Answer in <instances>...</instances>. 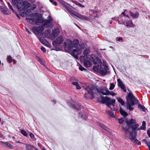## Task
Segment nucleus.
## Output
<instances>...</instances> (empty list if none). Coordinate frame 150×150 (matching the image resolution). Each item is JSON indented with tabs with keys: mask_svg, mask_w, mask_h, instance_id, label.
Masks as SVG:
<instances>
[{
	"mask_svg": "<svg viewBox=\"0 0 150 150\" xmlns=\"http://www.w3.org/2000/svg\"><path fill=\"white\" fill-rule=\"evenodd\" d=\"M26 19L28 22L32 24H36L39 25L42 24L41 26L34 27L32 28V30L36 35H39L44 30V28H52L53 25L52 23V19L50 18L48 20L43 21L38 16L37 13H33L30 14V16H27Z\"/></svg>",
	"mask_w": 150,
	"mask_h": 150,
	"instance_id": "obj_1",
	"label": "nucleus"
},
{
	"mask_svg": "<svg viewBox=\"0 0 150 150\" xmlns=\"http://www.w3.org/2000/svg\"><path fill=\"white\" fill-rule=\"evenodd\" d=\"M79 43V41L77 39L74 40L73 42L69 39H67L64 42L65 50L76 57L81 52L82 47Z\"/></svg>",
	"mask_w": 150,
	"mask_h": 150,
	"instance_id": "obj_2",
	"label": "nucleus"
},
{
	"mask_svg": "<svg viewBox=\"0 0 150 150\" xmlns=\"http://www.w3.org/2000/svg\"><path fill=\"white\" fill-rule=\"evenodd\" d=\"M136 120L132 119L127 121L126 124H124L122 126V130L124 131L125 136L126 137H129L130 132L129 131V129L132 128L134 131L137 130L139 127V125L138 124H136Z\"/></svg>",
	"mask_w": 150,
	"mask_h": 150,
	"instance_id": "obj_3",
	"label": "nucleus"
},
{
	"mask_svg": "<svg viewBox=\"0 0 150 150\" xmlns=\"http://www.w3.org/2000/svg\"><path fill=\"white\" fill-rule=\"evenodd\" d=\"M127 102L125 103V107L130 111L132 110L134 108L132 107L134 105L135 103H138L139 101L137 100L132 93H129L126 97Z\"/></svg>",
	"mask_w": 150,
	"mask_h": 150,
	"instance_id": "obj_4",
	"label": "nucleus"
},
{
	"mask_svg": "<svg viewBox=\"0 0 150 150\" xmlns=\"http://www.w3.org/2000/svg\"><path fill=\"white\" fill-rule=\"evenodd\" d=\"M21 0H12L13 4L16 6L20 11H25L30 6V4L27 1L21 3Z\"/></svg>",
	"mask_w": 150,
	"mask_h": 150,
	"instance_id": "obj_5",
	"label": "nucleus"
},
{
	"mask_svg": "<svg viewBox=\"0 0 150 150\" xmlns=\"http://www.w3.org/2000/svg\"><path fill=\"white\" fill-rule=\"evenodd\" d=\"M88 58H89V59L92 61L94 64L97 65V67L96 66H93V70L96 72L99 71L100 67V66L102 64L100 59L94 55H92L91 56H89Z\"/></svg>",
	"mask_w": 150,
	"mask_h": 150,
	"instance_id": "obj_6",
	"label": "nucleus"
},
{
	"mask_svg": "<svg viewBox=\"0 0 150 150\" xmlns=\"http://www.w3.org/2000/svg\"><path fill=\"white\" fill-rule=\"evenodd\" d=\"M84 89L86 91L84 95V97L86 98H91L93 99L94 98V94L98 91L97 88L91 86L85 88Z\"/></svg>",
	"mask_w": 150,
	"mask_h": 150,
	"instance_id": "obj_7",
	"label": "nucleus"
},
{
	"mask_svg": "<svg viewBox=\"0 0 150 150\" xmlns=\"http://www.w3.org/2000/svg\"><path fill=\"white\" fill-rule=\"evenodd\" d=\"M101 102L102 103L105 104L108 107L110 108L111 110H113L110 107V105H112L113 106L115 105V100L114 99H110L107 96L101 97Z\"/></svg>",
	"mask_w": 150,
	"mask_h": 150,
	"instance_id": "obj_8",
	"label": "nucleus"
},
{
	"mask_svg": "<svg viewBox=\"0 0 150 150\" xmlns=\"http://www.w3.org/2000/svg\"><path fill=\"white\" fill-rule=\"evenodd\" d=\"M136 134L135 132L132 131L130 132L129 137H127L132 142L137 144L138 145H140L141 144V142L137 139H135Z\"/></svg>",
	"mask_w": 150,
	"mask_h": 150,
	"instance_id": "obj_9",
	"label": "nucleus"
},
{
	"mask_svg": "<svg viewBox=\"0 0 150 150\" xmlns=\"http://www.w3.org/2000/svg\"><path fill=\"white\" fill-rule=\"evenodd\" d=\"M69 13L71 15L76 16L82 20L87 21L89 19L88 17L84 16L81 15L79 13H77L75 11H69Z\"/></svg>",
	"mask_w": 150,
	"mask_h": 150,
	"instance_id": "obj_10",
	"label": "nucleus"
},
{
	"mask_svg": "<svg viewBox=\"0 0 150 150\" xmlns=\"http://www.w3.org/2000/svg\"><path fill=\"white\" fill-rule=\"evenodd\" d=\"M103 66L104 68L100 67L99 71L101 74L104 75L107 73V71L108 70V67L107 64L105 62L103 63Z\"/></svg>",
	"mask_w": 150,
	"mask_h": 150,
	"instance_id": "obj_11",
	"label": "nucleus"
},
{
	"mask_svg": "<svg viewBox=\"0 0 150 150\" xmlns=\"http://www.w3.org/2000/svg\"><path fill=\"white\" fill-rule=\"evenodd\" d=\"M100 93L103 95H111L112 96H114L116 95L112 91H110L108 89L106 88H103L100 90Z\"/></svg>",
	"mask_w": 150,
	"mask_h": 150,
	"instance_id": "obj_12",
	"label": "nucleus"
},
{
	"mask_svg": "<svg viewBox=\"0 0 150 150\" xmlns=\"http://www.w3.org/2000/svg\"><path fill=\"white\" fill-rule=\"evenodd\" d=\"M64 41L63 37L62 36L59 37L54 41L52 43L53 45L55 46L57 45L62 44Z\"/></svg>",
	"mask_w": 150,
	"mask_h": 150,
	"instance_id": "obj_13",
	"label": "nucleus"
},
{
	"mask_svg": "<svg viewBox=\"0 0 150 150\" xmlns=\"http://www.w3.org/2000/svg\"><path fill=\"white\" fill-rule=\"evenodd\" d=\"M59 29L57 28L52 30V33L50 34L51 38V40H53L55 38L59 35Z\"/></svg>",
	"mask_w": 150,
	"mask_h": 150,
	"instance_id": "obj_14",
	"label": "nucleus"
},
{
	"mask_svg": "<svg viewBox=\"0 0 150 150\" xmlns=\"http://www.w3.org/2000/svg\"><path fill=\"white\" fill-rule=\"evenodd\" d=\"M117 82L118 86L120 87L124 92H126V89L125 86L120 79H117Z\"/></svg>",
	"mask_w": 150,
	"mask_h": 150,
	"instance_id": "obj_15",
	"label": "nucleus"
},
{
	"mask_svg": "<svg viewBox=\"0 0 150 150\" xmlns=\"http://www.w3.org/2000/svg\"><path fill=\"white\" fill-rule=\"evenodd\" d=\"M42 32L40 33L38 35H40L41 36L51 38L50 35V29H47L45 31V32L44 33Z\"/></svg>",
	"mask_w": 150,
	"mask_h": 150,
	"instance_id": "obj_16",
	"label": "nucleus"
},
{
	"mask_svg": "<svg viewBox=\"0 0 150 150\" xmlns=\"http://www.w3.org/2000/svg\"><path fill=\"white\" fill-rule=\"evenodd\" d=\"M0 10L4 14L9 15L10 13L8 8H4L2 6H0Z\"/></svg>",
	"mask_w": 150,
	"mask_h": 150,
	"instance_id": "obj_17",
	"label": "nucleus"
},
{
	"mask_svg": "<svg viewBox=\"0 0 150 150\" xmlns=\"http://www.w3.org/2000/svg\"><path fill=\"white\" fill-rule=\"evenodd\" d=\"M88 58H85L83 64L84 65L87 67H91L92 65V63L91 62L88 60Z\"/></svg>",
	"mask_w": 150,
	"mask_h": 150,
	"instance_id": "obj_18",
	"label": "nucleus"
},
{
	"mask_svg": "<svg viewBox=\"0 0 150 150\" xmlns=\"http://www.w3.org/2000/svg\"><path fill=\"white\" fill-rule=\"evenodd\" d=\"M90 52V50L89 49H87L85 50L83 52V57H86V58L88 59H89V58H88L89 56H91V55H87L89 54Z\"/></svg>",
	"mask_w": 150,
	"mask_h": 150,
	"instance_id": "obj_19",
	"label": "nucleus"
},
{
	"mask_svg": "<svg viewBox=\"0 0 150 150\" xmlns=\"http://www.w3.org/2000/svg\"><path fill=\"white\" fill-rule=\"evenodd\" d=\"M146 122L144 121H143L142 123V126L141 127L138 128L137 129V130H145L146 129Z\"/></svg>",
	"mask_w": 150,
	"mask_h": 150,
	"instance_id": "obj_20",
	"label": "nucleus"
},
{
	"mask_svg": "<svg viewBox=\"0 0 150 150\" xmlns=\"http://www.w3.org/2000/svg\"><path fill=\"white\" fill-rule=\"evenodd\" d=\"M1 142V144H3L5 146H6L7 147H8L9 148L12 149L13 148V146L10 144V143H8L7 142Z\"/></svg>",
	"mask_w": 150,
	"mask_h": 150,
	"instance_id": "obj_21",
	"label": "nucleus"
},
{
	"mask_svg": "<svg viewBox=\"0 0 150 150\" xmlns=\"http://www.w3.org/2000/svg\"><path fill=\"white\" fill-rule=\"evenodd\" d=\"M129 13L130 15L134 18H137L139 17V13L138 12H136L134 14L130 11H129Z\"/></svg>",
	"mask_w": 150,
	"mask_h": 150,
	"instance_id": "obj_22",
	"label": "nucleus"
},
{
	"mask_svg": "<svg viewBox=\"0 0 150 150\" xmlns=\"http://www.w3.org/2000/svg\"><path fill=\"white\" fill-rule=\"evenodd\" d=\"M119 111L121 114L123 116H126L128 115L127 113L126 112L124 111L122 108H120Z\"/></svg>",
	"mask_w": 150,
	"mask_h": 150,
	"instance_id": "obj_23",
	"label": "nucleus"
},
{
	"mask_svg": "<svg viewBox=\"0 0 150 150\" xmlns=\"http://www.w3.org/2000/svg\"><path fill=\"white\" fill-rule=\"evenodd\" d=\"M74 108L76 109H79L81 107L80 105L78 103H76L75 104L72 105Z\"/></svg>",
	"mask_w": 150,
	"mask_h": 150,
	"instance_id": "obj_24",
	"label": "nucleus"
},
{
	"mask_svg": "<svg viewBox=\"0 0 150 150\" xmlns=\"http://www.w3.org/2000/svg\"><path fill=\"white\" fill-rule=\"evenodd\" d=\"M120 20L118 21V23L120 24H124L125 23V21L123 19V17L122 16H120Z\"/></svg>",
	"mask_w": 150,
	"mask_h": 150,
	"instance_id": "obj_25",
	"label": "nucleus"
},
{
	"mask_svg": "<svg viewBox=\"0 0 150 150\" xmlns=\"http://www.w3.org/2000/svg\"><path fill=\"white\" fill-rule=\"evenodd\" d=\"M98 125L100 127H102V128L104 129L107 130L108 129V128L107 127H106L104 125L101 124V123L100 122L98 123Z\"/></svg>",
	"mask_w": 150,
	"mask_h": 150,
	"instance_id": "obj_26",
	"label": "nucleus"
},
{
	"mask_svg": "<svg viewBox=\"0 0 150 150\" xmlns=\"http://www.w3.org/2000/svg\"><path fill=\"white\" fill-rule=\"evenodd\" d=\"M138 107L140 110H142L144 112H145V110L146 109L145 107L144 106L142 105L141 104H139L138 105Z\"/></svg>",
	"mask_w": 150,
	"mask_h": 150,
	"instance_id": "obj_27",
	"label": "nucleus"
},
{
	"mask_svg": "<svg viewBox=\"0 0 150 150\" xmlns=\"http://www.w3.org/2000/svg\"><path fill=\"white\" fill-rule=\"evenodd\" d=\"M72 84L75 85L76 86V88L77 89H79L81 88V87L78 84V83L77 82H74L72 83Z\"/></svg>",
	"mask_w": 150,
	"mask_h": 150,
	"instance_id": "obj_28",
	"label": "nucleus"
},
{
	"mask_svg": "<svg viewBox=\"0 0 150 150\" xmlns=\"http://www.w3.org/2000/svg\"><path fill=\"white\" fill-rule=\"evenodd\" d=\"M106 112L110 116L113 117H115V116L113 112L111 111H106Z\"/></svg>",
	"mask_w": 150,
	"mask_h": 150,
	"instance_id": "obj_29",
	"label": "nucleus"
},
{
	"mask_svg": "<svg viewBox=\"0 0 150 150\" xmlns=\"http://www.w3.org/2000/svg\"><path fill=\"white\" fill-rule=\"evenodd\" d=\"M117 100L122 105H124L125 102L121 98H117Z\"/></svg>",
	"mask_w": 150,
	"mask_h": 150,
	"instance_id": "obj_30",
	"label": "nucleus"
},
{
	"mask_svg": "<svg viewBox=\"0 0 150 150\" xmlns=\"http://www.w3.org/2000/svg\"><path fill=\"white\" fill-rule=\"evenodd\" d=\"M33 146L29 145H26V150H33Z\"/></svg>",
	"mask_w": 150,
	"mask_h": 150,
	"instance_id": "obj_31",
	"label": "nucleus"
},
{
	"mask_svg": "<svg viewBox=\"0 0 150 150\" xmlns=\"http://www.w3.org/2000/svg\"><path fill=\"white\" fill-rule=\"evenodd\" d=\"M8 61V62H13L14 63L15 60L14 59H13L11 56H9L7 57Z\"/></svg>",
	"mask_w": 150,
	"mask_h": 150,
	"instance_id": "obj_32",
	"label": "nucleus"
},
{
	"mask_svg": "<svg viewBox=\"0 0 150 150\" xmlns=\"http://www.w3.org/2000/svg\"><path fill=\"white\" fill-rule=\"evenodd\" d=\"M115 86V85L113 83H110V87L109 88V90H113Z\"/></svg>",
	"mask_w": 150,
	"mask_h": 150,
	"instance_id": "obj_33",
	"label": "nucleus"
},
{
	"mask_svg": "<svg viewBox=\"0 0 150 150\" xmlns=\"http://www.w3.org/2000/svg\"><path fill=\"white\" fill-rule=\"evenodd\" d=\"M74 4H75L76 5H78V6L81 7L82 8H84L85 7V6L84 5L81 4L80 3H78L76 1H74Z\"/></svg>",
	"mask_w": 150,
	"mask_h": 150,
	"instance_id": "obj_34",
	"label": "nucleus"
},
{
	"mask_svg": "<svg viewBox=\"0 0 150 150\" xmlns=\"http://www.w3.org/2000/svg\"><path fill=\"white\" fill-rule=\"evenodd\" d=\"M79 116L81 117V118H82V119H84L85 120L87 118V117L86 115H85L84 114H80Z\"/></svg>",
	"mask_w": 150,
	"mask_h": 150,
	"instance_id": "obj_35",
	"label": "nucleus"
},
{
	"mask_svg": "<svg viewBox=\"0 0 150 150\" xmlns=\"http://www.w3.org/2000/svg\"><path fill=\"white\" fill-rule=\"evenodd\" d=\"M21 132L23 134L24 136L26 137L28 135L27 133L24 130H21Z\"/></svg>",
	"mask_w": 150,
	"mask_h": 150,
	"instance_id": "obj_36",
	"label": "nucleus"
},
{
	"mask_svg": "<svg viewBox=\"0 0 150 150\" xmlns=\"http://www.w3.org/2000/svg\"><path fill=\"white\" fill-rule=\"evenodd\" d=\"M39 40L40 42L43 44L45 43V41H46V40L44 38L42 37L40 38Z\"/></svg>",
	"mask_w": 150,
	"mask_h": 150,
	"instance_id": "obj_37",
	"label": "nucleus"
},
{
	"mask_svg": "<svg viewBox=\"0 0 150 150\" xmlns=\"http://www.w3.org/2000/svg\"><path fill=\"white\" fill-rule=\"evenodd\" d=\"M118 121L120 124H122L124 121V119L123 118H121L120 119H119L118 120Z\"/></svg>",
	"mask_w": 150,
	"mask_h": 150,
	"instance_id": "obj_38",
	"label": "nucleus"
},
{
	"mask_svg": "<svg viewBox=\"0 0 150 150\" xmlns=\"http://www.w3.org/2000/svg\"><path fill=\"white\" fill-rule=\"evenodd\" d=\"M38 61L41 64H42V65H43L44 64V62L42 61V59L41 58H39V57H38Z\"/></svg>",
	"mask_w": 150,
	"mask_h": 150,
	"instance_id": "obj_39",
	"label": "nucleus"
},
{
	"mask_svg": "<svg viewBox=\"0 0 150 150\" xmlns=\"http://www.w3.org/2000/svg\"><path fill=\"white\" fill-rule=\"evenodd\" d=\"M132 24V21H128V22H126V25L127 27H129Z\"/></svg>",
	"mask_w": 150,
	"mask_h": 150,
	"instance_id": "obj_40",
	"label": "nucleus"
},
{
	"mask_svg": "<svg viewBox=\"0 0 150 150\" xmlns=\"http://www.w3.org/2000/svg\"><path fill=\"white\" fill-rule=\"evenodd\" d=\"M43 44L49 47H50V45L49 43L46 40V41H45V43Z\"/></svg>",
	"mask_w": 150,
	"mask_h": 150,
	"instance_id": "obj_41",
	"label": "nucleus"
},
{
	"mask_svg": "<svg viewBox=\"0 0 150 150\" xmlns=\"http://www.w3.org/2000/svg\"><path fill=\"white\" fill-rule=\"evenodd\" d=\"M60 3L62 4L65 6L66 7V3L64 2L62 0H57Z\"/></svg>",
	"mask_w": 150,
	"mask_h": 150,
	"instance_id": "obj_42",
	"label": "nucleus"
},
{
	"mask_svg": "<svg viewBox=\"0 0 150 150\" xmlns=\"http://www.w3.org/2000/svg\"><path fill=\"white\" fill-rule=\"evenodd\" d=\"M50 1L54 5L56 6L57 5V3L56 2L54 1L53 0H50Z\"/></svg>",
	"mask_w": 150,
	"mask_h": 150,
	"instance_id": "obj_43",
	"label": "nucleus"
},
{
	"mask_svg": "<svg viewBox=\"0 0 150 150\" xmlns=\"http://www.w3.org/2000/svg\"><path fill=\"white\" fill-rule=\"evenodd\" d=\"M79 70H81V71H83L84 70H86V69H85L84 68H83V67L81 66H80V67H79Z\"/></svg>",
	"mask_w": 150,
	"mask_h": 150,
	"instance_id": "obj_44",
	"label": "nucleus"
},
{
	"mask_svg": "<svg viewBox=\"0 0 150 150\" xmlns=\"http://www.w3.org/2000/svg\"><path fill=\"white\" fill-rule=\"evenodd\" d=\"M112 19L113 20H114L115 21H119V18L118 17H114L113 18H112Z\"/></svg>",
	"mask_w": 150,
	"mask_h": 150,
	"instance_id": "obj_45",
	"label": "nucleus"
},
{
	"mask_svg": "<svg viewBox=\"0 0 150 150\" xmlns=\"http://www.w3.org/2000/svg\"><path fill=\"white\" fill-rule=\"evenodd\" d=\"M30 136L31 138L33 139V140H34V135L32 133H30Z\"/></svg>",
	"mask_w": 150,
	"mask_h": 150,
	"instance_id": "obj_46",
	"label": "nucleus"
},
{
	"mask_svg": "<svg viewBox=\"0 0 150 150\" xmlns=\"http://www.w3.org/2000/svg\"><path fill=\"white\" fill-rule=\"evenodd\" d=\"M7 4L8 5V6H9V7L11 9V10L12 11H14L13 10V9L12 8V6H11V4H10V3H7Z\"/></svg>",
	"mask_w": 150,
	"mask_h": 150,
	"instance_id": "obj_47",
	"label": "nucleus"
},
{
	"mask_svg": "<svg viewBox=\"0 0 150 150\" xmlns=\"http://www.w3.org/2000/svg\"><path fill=\"white\" fill-rule=\"evenodd\" d=\"M41 49L42 51L44 52H45L46 51V50L45 48L43 47H42L41 48Z\"/></svg>",
	"mask_w": 150,
	"mask_h": 150,
	"instance_id": "obj_48",
	"label": "nucleus"
},
{
	"mask_svg": "<svg viewBox=\"0 0 150 150\" xmlns=\"http://www.w3.org/2000/svg\"><path fill=\"white\" fill-rule=\"evenodd\" d=\"M116 40L117 41H120V40L122 41V38L121 37H120L119 38H116Z\"/></svg>",
	"mask_w": 150,
	"mask_h": 150,
	"instance_id": "obj_49",
	"label": "nucleus"
},
{
	"mask_svg": "<svg viewBox=\"0 0 150 150\" xmlns=\"http://www.w3.org/2000/svg\"><path fill=\"white\" fill-rule=\"evenodd\" d=\"M146 144L149 148V150H150V142H147Z\"/></svg>",
	"mask_w": 150,
	"mask_h": 150,
	"instance_id": "obj_50",
	"label": "nucleus"
},
{
	"mask_svg": "<svg viewBox=\"0 0 150 150\" xmlns=\"http://www.w3.org/2000/svg\"><path fill=\"white\" fill-rule=\"evenodd\" d=\"M93 12V14H91V16H93V17H95V16H96V15L95 14V13H94L93 11H91V12H90V13H91Z\"/></svg>",
	"mask_w": 150,
	"mask_h": 150,
	"instance_id": "obj_51",
	"label": "nucleus"
},
{
	"mask_svg": "<svg viewBox=\"0 0 150 150\" xmlns=\"http://www.w3.org/2000/svg\"><path fill=\"white\" fill-rule=\"evenodd\" d=\"M147 133L148 135V136L150 137V129H149L147 131Z\"/></svg>",
	"mask_w": 150,
	"mask_h": 150,
	"instance_id": "obj_52",
	"label": "nucleus"
},
{
	"mask_svg": "<svg viewBox=\"0 0 150 150\" xmlns=\"http://www.w3.org/2000/svg\"><path fill=\"white\" fill-rule=\"evenodd\" d=\"M36 5L35 4H33V7L32 8V9L33 10H34L36 8Z\"/></svg>",
	"mask_w": 150,
	"mask_h": 150,
	"instance_id": "obj_53",
	"label": "nucleus"
},
{
	"mask_svg": "<svg viewBox=\"0 0 150 150\" xmlns=\"http://www.w3.org/2000/svg\"><path fill=\"white\" fill-rule=\"evenodd\" d=\"M15 143L16 144H17V143L21 144V143L19 141H16L15 142Z\"/></svg>",
	"mask_w": 150,
	"mask_h": 150,
	"instance_id": "obj_54",
	"label": "nucleus"
},
{
	"mask_svg": "<svg viewBox=\"0 0 150 150\" xmlns=\"http://www.w3.org/2000/svg\"><path fill=\"white\" fill-rule=\"evenodd\" d=\"M26 30L27 31H28V32L29 33H30V31H29V30H28V29H27V28H26Z\"/></svg>",
	"mask_w": 150,
	"mask_h": 150,
	"instance_id": "obj_55",
	"label": "nucleus"
},
{
	"mask_svg": "<svg viewBox=\"0 0 150 150\" xmlns=\"http://www.w3.org/2000/svg\"><path fill=\"white\" fill-rule=\"evenodd\" d=\"M122 14L124 16H125V13L124 12H123L122 13Z\"/></svg>",
	"mask_w": 150,
	"mask_h": 150,
	"instance_id": "obj_56",
	"label": "nucleus"
},
{
	"mask_svg": "<svg viewBox=\"0 0 150 150\" xmlns=\"http://www.w3.org/2000/svg\"><path fill=\"white\" fill-rule=\"evenodd\" d=\"M79 1L80 2H83V1H84V0H79Z\"/></svg>",
	"mask_w": 150,
	"mask_h": 150,
	"instance_id": "obj_57",
	"label": "nucleus"
},
{
	"mask_svg": "<svg viewBox=\"0 0 150 150\" xmlns=\"http://www.w3.org/2000/svg\"><path fill=\"white\" fill-rule=\"evenodd\" d=\"M125 16L126 17H127L128 18H129V17L128 15H125Z\"/></svg>",
	"mask_w": 150,
	"mask_h": 150,
	"instance_id": "obj_58",
	"label": "nucleus"
},
{
	"mask_svg": "<svg viewBox=\"0 0 150 150\" xmlns=\"http://www.w3.org/2000/svg\"><path fill=\"white\" fill-rule=\"evenodd\" d=\"M52 101H53V102H54V103H56V100H52Z\"/></svg>",
	"mask_w": 150,
	"mask_h": 150,
	"instance_id": "obj_59",
	"label": "nucleus"
},
{
	"mask_svg": "<svg viewBox=\"0 0 150 150\" xmlns=\"http://www.w3.org/2000/svg\"><path fill=\"white\" fill-rule=\"evenodd\" d=\"M42 150H46L44 148V147H43L42 149Z\"/></svg>",
	"mask_w": 150,
	"mask_h": 150,
	"instance_id": "obj_60",
	"label": "nucleus"
},
{
	"mask_svg": "<svg viewBox=\"0 0 150 150\" xmlns=\"http://www.w3.org/2000/svg\"><path fill=\"white\" fill-rule=\"evenodd\" d=\"M112 23V21H110V24H111Z\"/></svg>",
	"mask_w": 150,
	"mask_h": 150,
	"instance_id": "obj_61",
	"label": "nucleus"
},
{
	"mask_svg": "<svg viewBox=\"0 0 150 150\" xmlns=\"http://www.w3.org/2000/svg\"><path fill=\"white\" fill-rule=\"evenodd\" d=\"M35 149L36 150H39L38 149L36 148H35Z\"/></svg>",
	"mask_w": 150,
	"mask_h": 150,
	"instance_id": "obj_62",
	"label": "nucleus"
},
{
	"mask_svg": "<svg viewBox=\"0 0 150 150\" xmlns=\"http://www.w3.org/2000/svg\"><path fill=\"white\" fill-rule=\"evenodd\" d=\"M38 145L39 146H40L41 145V144L39 143H38Z\"/></svg>",
	"mask_w": 150,
	"mask_h": 150,
	"instance_id": "obj_63",
	"label": "nucleus"
},
{
	"mask_svg": "<svg viewBox=\"0 0 150 150\" xmlns=\"http://www.w3.org/2000/svg\"><path fill=\"white\" fill-rule=\"evenodd\" d=\"M103 50H105V49H103Z\"/></svg>",
	"mask_w": 150,
	"mask_h": 150,
	"instance_id": "obj_64",
	"label": "nucleus"
}]
</instances>
